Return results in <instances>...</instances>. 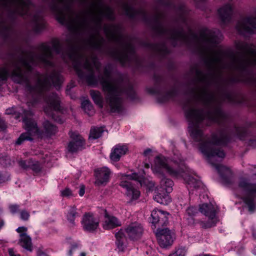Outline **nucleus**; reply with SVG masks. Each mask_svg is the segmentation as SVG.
Masks as SVG:
<instances>
[{
	"mask_svg": "<svg viewBox=\"0 0 256 256\" xmlns=\"http://www.w3.org/2000/svg\"><path fill=\"white\" fill-rule=\"evenodd\" d=\"M104 132V128H94L90 130L89 139H96L102 136Z\"/></svg>",
	"mask_w": 256,
	"mask_h": 256,
	"instance_id": "c85d7f7f",
	"label": "nucleus"
},
{
	"mask_svg": "<svg viewBox=\"0 0 256 256\" xmlns=\"http://www.w3.org/2000/svg\"><path fill=\"white\" fill-rule=\"evenodd\" d=\"M72 249H70L69 252H68V254H69V256H72Z\"/></svg>",
	"mask_w": 256,
	"mask_h": 256,
	"instance_id": "4d7b16f0",
	"label": "nucleus"
},
{
	"mask_svg": "<svg viewBox=\"0 0 256 256\" xmlns=\"http://www.w3.org/2000/svg\"><path fill=\"white\" fill-rule=\"evenodd\" d=\"M30 213L26 210H22L20 213V218L24 220H28L30 218Z\"/></svg>",
	"mask_w": 256,
	"mask_h": 256,
	"instance_id": "ea45409f",
	"label": "nucleus"
},
{
	"mask_svg": "<svg viewBox=\"0 0 256 256\" xmlns=\"http://www.w3.org/2000/svg\"><path fill=\"white\" fill-rule=\"evenodd\" d=\"M78 246V244L77 243H74L71 246V248L72 250H74L75 249L77 248Z\"/></svg>",
	"mask_w": 256,
	"mask_h": 256,
	"instance_id": "864d4df0",
	"label": "nucleus"
},
{
	"mask_svg": "<svg viewBox=\"0 0 256 256\" xmlns=\"http://www.w3.org/2000/svg\"><path fill=\"white\" fill-rule=\"evenodd\" d=\"M38 48H75L72 42L67 40L64 42L58 38H52L50 40L42 43Z\"/></svg>",
	"mask_w": 256,
	"mask_h": 256,
	"instance_id": "2eb2a0df",
	"label": "nucleus"
},
{
	"mask_svg": "<svg viewBox=\"0 0 256 256\" xmlns=\"http://www.w3.org/2000/svg\"><path fill=\"white\" fill-rule=\"evenodd\" d=\"M25 50L8 49V62L11 66L8 67V77L11 70L12 78L15 82L26 84L32 96V105L44 98L46 102L45 113L58 122H63L58 115L62 110L60 98L54 92L46 94L52 86L59 90L64 80L52 61L54 52L59 54L66 62H72L78 76L84 79L89 86H95L100 84L108 112H122L123 94L132 100L137 98L132 86L126 84L122 78H110L112 70L110 63L106 65L102 74L101 64L94 52L88 56L78 50L79 49H40L38 52ZM30 103L28 102V106Z\"/></svg>",
	"mask_w": 256,
	"mask_h": 256,
	"instance_id": "f257e3e1",
	"label": "nucleus"
},
{
	"mask_svg": "<svg viewBox=\"0 0 256 256\" xmlns=\"http://www.w3.org/2000/svg\"><path fill=\"white\" fill-rule=\"evenodd\" d=\"M153 78L154 84L148 88L147 91L150 94L156 95L158 102H166L178 96V90L176 84H171L163 77L156 74Z\"/></svg>",
	"mask_w": 256,
	"mask_h": 256,
	"instance_id": "0eeeda50",
	"label": "nucleus"
},
{
	"mask_svg": "<svg viewBox=\"0 0 256 256\" xmlns=\"http://www.w3.org/2000/svg\"><path fill=\"white\" fill-rule=\"evenodd\" d=\"M12 162L8 156H3L0 158V164L6 167L11 166Z\"/></svg>",
	"mask_w": 256,
	"mask_h": 256,
	"instance_id": "c9c22d12",
	"label": "nucleus"
},
{
	"mask_svg": "<svg viewBox=\"0 0 256 256\" xmlns=\"http://www.w3.org/2000/svg\"><path fill=\"white\" fill-rule=\"evenodd\" d=\"M6 128L4 121L0 118V131L4 130Z\"/></svg>",
	"mask_w": 256,
	"mask_h": 256,
	"instance_id": "37998d69",
	"label": "nucleus"
},
{
	"mask_svg": "<svg viewBox=\"0 0 256 256\" xmlns=\"http://www.w3.org/2000/svg\"><path fill=\"white\" fill-rule=\"evenodd\" d=\"M74 86V85L73 83H70L67 86V88L66 89V93L67 94H70V90Z\"/></svg>",
	"mask_w": 256,
	"mask_h": 256,
	"instance_id": "c03bdc74",
	"label": "nucleus"
},
{
	"mask_svg": "<svg viewBox=\"0 0 256 256\" xmlns=\"http://www.w3.org/2000/svg\"><path fill=\"white\" fill-rule=\"evenodd\" d=\"M70 136L72 140L69 142L68 146L70 152L72 153L76 152L82 150L84 148V142L81 136L76 135L72 132L70 133Z\"/></svg>",
	"mask_w": 256,
	"mask_h": 256,
	"instance_id": "dca6fc26",
	"label": "nucleus"
},
{
	"mask_svg": "<svg viewBox=\"0 0 256 256\" xmlns=\"http://www.w3.org/2000/svg\"><path fill=\"white\" fill-rule=\"evenodd\" d=\"M206 0H195V2L196 5V6L200 8V3H204V2Z\"/></svg>",
	"mask_w": 256,
	"mask_h": 256,
	"instance_id": "3c124183",
	"label": "nucleus"
},
{
	"mask_svg": "<svg viewBox=\"0 0 256 256\" xmlns=\"http://www.w3.org/2000/svg\"><path fill=\"white\" fill-rule=\"evenodd\" d=\"M14 115L15 118L17 120L21 118V120L24 123L26 130L42 138H50L54 135L57 132L56 126L48 120L44 121L42 128L40 129L38 128L36 122L32 118L33 113L30 110L21 108L18 114H14Z\"/></svg>",
	"mask_w": 256,
	"mask_h": 256,
	"instance_id": "39448f33",
	"label": "nucleus"
},
{
	"mask_svg": "<svg viewBox=\"0 0 256 256\" xmlns=\"http://www.w3.org/2000/svg\"><path fill=\"white\" fill-rule=\"evenodd\" d=\"M5 181L4 178L2 176V175L0 173V184L4 182Z\"/></svg>",
	"mask_w": 256,
	"mask_h": 256,
	"instance_id": "5fc2aeb1",
	"label": "nucleus"
},
{
	"mask_svg": "<svg viewBox=\"0 0 256 256\" xmlns=\"http://www.w3.org/2000/svg\"><path fill=\"white\" fill-rule=\"evenodd\" d=\"M252 235H253L254 238H256V233L254 232H253Z\"/></svg>",
	"mask_w": 256,
	"mask_h": 256,
	"instance_id": "13d9d810",
	"label": "nucleus"
},
{
	"mask_svg": "<svg viewBox=\"0 0 256 256\" xmlns=\"http://www.w3.org/2000/svg\"><path fill=\"white\" fill-rule=\"evenodd\" d=\"M103 50L104 49H98ZM110 57L120 62L123 66L132 68L136 70L143 71L146 66V60L139 57L136 49H106Z\"/></svg>",
	"mask_w": 256,
	"mask_h": 256,
	"instance_id": "423d86ee",
	"label": "nucleus"
},
{
	"mask_svg": "<svg viewBox=\"0 0 256 256\" xmlns=\"http://www.w3.org/2000/svg\"><path fill=\"white\" fill-rule=\"evenodd\" d=\"M34 135L35 134H31V132L27 130V132L22 133L20 135L19 138L16 141L15 144L16 145H20L26 140L32 141L33 138L32 136Z\"/></svg>",
	"mask_w": 256,
	"mask_h": 256,
	"instance_id": "cd10ccee",
	"label": "nucleus"
},
{
	"mask_svg": "<svg viewBox=\"0 0 256 256\" xmlns=\"http://www.w3.org/2000/svg\"><path fill=\"white\" fill-rule=\"evenodd\" d=\"M128 180H135L134 182L128 180H122L120 185L126 190V194L131 200H137L140 195V192L134 186V182L138 183L140 186L144 184L145 180L142 176L133 173L127 176Z\"/></svg>",
	"mask_w": 256,
	"mask_h": 256,
	"instance_id": "1a4fd4ad",
	"label": "nucleus"
},
{
	"mask_svg": "<svg viewBox=\"0 0 256 256\" xmlns=\"http://www.w3.org/2000/svg\"><path fill=\"white\" fill-rule=\"evenodd\" d=\"M8 253L10 256H20V254H16L12 249H9Z\"/></svg>",
	"mask_w": 256,
	"mask_h": 256,
	"instance_id": "09e8293b",
	"label": "nucleus"
},
{
	"mask_svg": "<svg viewBox=\"0 0 256 256\" xmlns=\"http://www.w3.org/2000/svg\"><path fill=\"white\" fill-rule=\"evenodd\" d=\"M184 181L188 185L190 186V187H193L194 188H198L202 184V182L200 180L190 176L186 177L184 178Z\"/></svg>",
	"mask_w": 256,
	"mask_h": 256,
	"instance_id": "bb28decb",
	"label": "nucleus"
},
{
	"mask_svg": "<svg viewBox=\"0 0 256 256\" xmlns=\"http://www.w3.org/2000/svg\"><path fill=\"white\" fill-rule=\"evenodd\" d=\"M20 206L18 204H12L9 206V208L12 213L14 214L18 212Z\"/></svg>",
	"mask_w": 256,
	"mask_h": 256,
	"instance_id": "a19ab883",
	"label": "nucleus"
},
{
	"mask_svg": "<svg viewBox=\"0 0 256 256\" xmlns=\"http://www.w3.org/2000/svg\"><path fill=\"white\" fill-rule=\"evenodd\" d=\"M78 213L76 212V208L75 206L71 207L67 214L68 220L72 224H74V219L76 216H78Z\"/></svg>",
	"mask_w": 256,
	"mask_h": 256,
	"instance_id": "7c9ffc66",
	"label": "nucleus"
},
{
	"mask_svg": "<svg viewBox=\"0 0 256 256\" xmlns=\"http://www.w3.org/2000/svg\"><path fill=\"white\" fill-rule=\"evenodd\" d=\"M6 114H11L14 113H15V112L13 108L12 109H7L6 112Z\"/></svg>",
	"mask_w": 256,
	"mask_h": 256,
	"instance_id": "603ef678",
	"label": "nucleus"
},
{
	"mask_svg": "<svg viewBox=\"0 0 256 256\" xmlns=\"http://www.w3.org/2000/svg\"><path fill=\"white\" fill-rule=\"evenodd\" d=\"M61 192H62V195L63 196H68L72 195V192L68 188H66L65 190L62 191Z\"/></svg>",
	"mask_w": 256,
	"mask_h": 256,
	"instance_id": "79ce46f5",
	"label": "nucleus"
},
{
	"mask_svg": "<svg viewBox=\"0 0 256 256\" xmlns=\"http://www.w3.org/2000/svg\"><path fill=\"white\" fill-rule=\"evenodd\" d=\"M153 172L160 179V186L161 191L170 193L172 190L173 181L164 176L166 172L174 177L179 178L183 176L186 166L183 162H174L168 164L167 159L164 156H159L156 157L154 164L152 166Z\"/></svg>",
	"mask_w": 256,
	"mask_h": 256,
	"instance_id": "7ed1b4c3",
	"label": "nucleus"
},
{
	"mask_svg": "<svg viewBox=\"0 0 256 256\" xmlns=\"http://www.w3.org/2000/svg\"><path fill=\"white\" fill-rule=\"evenodd\" d=\"M90 95L94 102L100 108H103V96L101 92L98 90H92L90 92Z\"/></svg>",
	"mask_w": 256,
	"mask_h": 256,
	"instance_id": "a878e982",
	"label": "nucleus"
},
{
	"mask_svg": "<svg viewBox=\"0 0 256 256\" xmlns=\"http://www.w3.org/2000/svg\"><path fill=\"white\" fill-rule=\"evenodd\" d=\"M6 6H12L10 10L12 15L29 16L32 26L36 32H41L44 28V22L41 12L32 14L31 10L34 8L30 0H2Z\"/></svg>",
	"mask_w": 256,
	"mask_h": 256,
	"instance_id": "20e7f679",
	"label": "nucleus"
},
{
	"mask_svg": "<svg viewBox=\"0 0 256 256\" xmlns=\"http://www.w3.org/2000/svg\"><path fill=\"white\" fill-rule=\"evenodd\" d=\"M162 192H158L154 196V199L158 202L164 205L168 204L170 202L171 199L166 192H164L162 191Z\"/></svg>",
	"mask_w": 256,
	"mask_h": 256,
	"instance_id": "393cba45",
	"label": "nucleus"
},
{
	"mask_svg": "<svg viewBox=\"0 0 256 256\" xmlns=\"http://www.w3.org/2000/svg\"><path fill=\"white\" fill-rule=\"evenodd\" d=\"M145 166H146V168H150V164H145Z\"/></svg>",
	"mask_w": 256,
	"mask_h": 256,
	"instance_id": "bf43d9fd",
	"label": "nucleus"
},
{
	"mask_svg": "<svg viewBox=\"0 0 256 256\" xmlns=\"http://www.w3.org/2000/svg\"><path fill=\"white\" fill-rule=\"evenodd\" d=\"M130 201H129V202H132V200H131L130 199Z\"/></svg>",
	"mask_w": 256,
	"mask_h": 256,
	"instance_id": "680f3d73",
	"label": "nucleus"
},
{
	"mask_svg": "<svg viewBox=\"0 0 256 256\" xmlns=\"http://www.w3.org/2000/svg\"><path fill=\"white\" fill-rule=\"evenodd\" d=\"M11 28L6 24H2L0 26V33L5 38H7L11 32Z\"/></svg>",
	"mask_w": 256,
	"mask_h": 256,
	"instance_id": "72a5a7b5",
	"label": "nucleus"
},
{
	"mask_svg": "<svg viewBox=\"0 0 256 256\" xmlns=\"http://www.w3.org/2000/svg\"><path fill=\"white\" fill-rule=\"evenodd\" d=\"M37 256H48L46 253L40 250L37 251Z\"/></svg>",
	"mask_w": 256,
	"mask_h": 256,
	"instance_id": "de8ad7c7",
	"label": "nucleus"
},
{
	"mask_svg": "<svg viewBox=\"0 0 256 256\" xmlns=\"http://www.w3.org/2000/svg\"><path fill=\"white\" fill-rule=\"evenodd\" d=\"M255 250H256V249H255Z\"/></svg>",
	"mask_w": 256,
	"mask_h": 256,
	"instance_id": "e2e57ef3",
	"label": "nucleus"
},
{
	"mask_svg": "<svg viewBox=\"0 0 256 256\" xmlns=\"http://www.w3.org/2000/svg\"><path fill=\"white\" fill-rule=\"evenodd\" d=\"M50 8L54 14L58 22L67 26L70 30L74 32H89L93 38L99 37L103 30L107 38L111 41L121 42L125 38L122 28L120 24H102L103 14L100 10L98 14H94L92 10L88 13L91 15V24L86 14H74L66 0H52L50 4Z\"/></svg>",
	"mask_w": 256,
	"mask_h": 256,
	"instance_id": "f03ea898",
	"label": "nucleus"
},
{
	"mask_svg": "<svg viewBox=\"0 0 256 256\" xmlns=\"http://www.w3.org/2000/svg\"><path fill=\"white\" fill-rule=\"evenodd\" d=\"M186 212L188 216L192 217L198 212V210L196 207L190 206L186 209Z\"/></svg>",
	"mask_w": 256,
	"mask_h": 256,
	"instance_id": "4c0bfd02",
	"label": "nucleus"
},
{
	"mask_svg": "<svg viewBox=\"0 0 256 256\" xmlns=\"http://www.w3.org/2000/svg\"><path fill=\"white\" fill-rule=\"evenodd\" d=\"M236 29L243 35L254 32L256 29V10L252 13L241 17L238 21Z\"/></svg>",
	"mask_w": 256,
	"mask_h": 256,
	"instance_id": "9d476101",
	"label": "nucleus"
},
{
	"mask_svg": "<svg viewBox=\"0 0 256 256\" xmlns=\"http://www.w3.org/2000/svg\"><path fill=\"white\" fill-rule=\"evenodd\" d=\"M95 176L96 178V184L98 186L106 185L109 180L110 172L106 167L96 170Z\"/></svg>",
	"mask_w": 256,
	"mask_h": 256,
	"instance_id": "a211bd4d",
	"label": "nucleus"
},
{
	"mask_svg": "<svg viewBox=\"0 0 256 256\" xmlns=\"http://www.w3.org/2000/svg\"><path fill=\"white\" fill-rule=\"evenodd\" d=\"M158 243L160 247L166 248L173 244L174 235L168 228H158L156 232Z\"/></svg>",
	"mask_w": 256,
	"mask_h": 256,
	"instance_id": "f8f14e48",
	"label": "nucleus"
},
{
	"mask_svg": "<svg viewBox=\"0 0 256 256\" xmlns=\"http://www.w3.org/2000/svg\"><path fill=\"white\" fill-rule=\"evenodd\" d=\"M32 159H28L26 160H20L18 162V164L22 168L25 170H27L30 169L31 163H32Z\"/></svg>",
	"mask_w": 256,
	"mask_h": 256,
	"instance_id": "f704fd0d",
	"label": "nucleus"
},
{
	"mask_svg": "<svg viewBox=\"0 0 256 256\" xmlns=\"http://www.w3.org/2000/svg\"><path fill=\"white\" fill-rule=\"evenodd\" d=\"M80 256H86V254L84 252H82L80 254Z\"/></svg>",
	"mask_w": 256,
	"mask_h": 256,
	"instance_id": "052dcab7",
	"label": "nucleus"
},
{
	"mask_svg": "<svg viewBox=\"0 0 256 256\" xmlns=\"http://www.w3.org/2000/svg\"><path fill=\"white\" fill-rule=\"evenodd\" d=\"M116 245L118 250V252H124L126 248L125 243L126 241L124 230L122 229L116 233Z\"/></svg>",
	"mask_w": 256,
	"mask_h": 256,
	"instance_id": "aec40b11",
	"label": "nucleus"
},
{
	"mask_svg": "<svg viewBox=\"0 0 256 256\" xmlns=\"http://www.w3.org/2000/svg\"><path fill=\"white\" fill-rule=\"evenodd\" d=\"M187 250L184 246H178L176 248L174 252L168 256H185Z\"/></svg>",
	"mask_w": 256,
	"mask_h": 256,
	"instance_id": "2f4dec72",
	"label": "nucleus"
},
{
	"mask_svg": "<svg viewBox=\"0 0 256 256\" xmlns=\"http://www.w3.org/2000/svg\"><path fill=\"white\" fill-rule=\"evenodd\" d=\"M238 186L243 192L242 200L248 210L253 212L256 206V182L244 178L240 179Z\"/></svg>",
	"mask_w": 256,
	"mask_h": 256,
	"instance_id": "6e6552de",
	"label": "nucleus"
},
{
	"mask_svg": "<svg viewBox=\"0 0 256 256\" xmlns=\"http://www.w3.org/2000/svg\"><path fill=\"white\" fill-rule=\"evenodd\" d=\"M152 224H158V226H162L168 223V218L162 210H153L151 214Z\"/></svg>",
	"mask_w": 256,
	"mask_h": 256,
	"instance_id": "6ab92c4d",
	"label": "nucleus"
},
{
	"mask_svg": "<svg viewBox=\"0 0 256 256\" xmlns=\"http://www.w3.org/2000/svg\"><path fill=\"white\" fill-rule=\"evenodd\" d=\"M124 231L131 240L140 239L143 234L144 229L142 225L136 222H132L126 228Z\"/></svg>",
	"mask_w": 256,
	"mask_h": 256,
	"instance_id": "ddd939ff",
	"label": "nucleus"
},
{
	"mask_svg": "<svg viewBox=\"0 0 256 256\" xmlns=\"http://www.w3.org/2000/svg\"><path fill=\"white\" fill-rule=\"evenodd\" d=\"M233 12V8L230 4H227L218 10V16L222 24H226L230 22Z\"/></svg>",
	"mask_w": 256,
	"mask_h": 256,
	"instance_id": "f3484780",
	"label": "nucleus"
},
{
	"mask_svg": "<svg viewBox=\"0 0 256 256\" xmlns=\"http://www.w3.org/2000/svg\"><path fill=\"white\" fill-rule=\"evenodd\" d=\"M18 244L20 245L28 251H32V244L30 237L27 234L24 232L20 234Z\"/></svg>",
	"mask_w": 256,
	"mask_h": 256,
	"instance_id": "4be33fe9",
	"label": "nucleus"
},
{
	"mask_svg": "<svg viewBox=\"0 0 256 256\" xmlns=\"http://www.w3.org/2000/svg\"><path fill=\"white\" fill-rule=\"evenodd\" d=\"M199 211L208 216L209 220L204 224L203 227L208 228L214 226L217 222L216 214L217 212V208L211 203H205L200 205Z\"/></svg>",
	"mask_w": 256,
	"mask_h": 256,
	"instance_id": "9b49d317",
	"label": "nucleus"
},
{
	"mask_svg": "<svg viewBox=\"0 0 256 256\" xmlns=\"http://www.w3.org/2000/svg\"><path fill=\"white\" fill-rule=\"evenodd\" d=\"M152 152V150L150 148H147L146 150L144 152V156H147L148 155V154H150V153H151Z\"/></svg>",
	"mask_w": 256,
	"mask_h": 256,
	"instance_id": "8fccbe9b",
	"label": "nucleus"
},
{
	"mask_svg": "<svg viewBox=\"0 0 256 256\" xmlns=\"http://www.w3.org/2000/svg\"><path fill=\"white\" fill-rule=\"evenodd\" d=\"M152 53L160 60H168L170 58V49H151Z\"/></svg>",
	"mask_w": 256,
	"mask_h": 256,
	"instance_id": "b1692460",
	"label": "nucleus"
},
{
	"mask_svg": "<svg viewBox=\"0 0 256 256\" xmlns=\"http://www.w3.org/2000/svg\"><path fill=\"white\" fill-rule=\"evenodd\" d=\"M84 185L81 186L80 188L78 191V194L80 196H82L84 194Z\"/></svg>",
	"mask_w": 256,
	"mask_h": 256,
	"instance_id": "49530a36",
	"label": "nucleus"
},
{
	"mask_svg": "<svg viewBox=\"0 0 256 256\" xmlns=\"http://www.w3.org/2000/svg\"><path fill=\"white\" fill-rule=\"evenodd\" d=\"M28 228H27L26 227H24V226H22V227H19L17 229H16V232L18 233H20V234H22V232H26Z\"/></svg>",
	"mask_w": 256,
	"mask_h": 256,
	"instance_id": "a18cd8bd",
	"label": "nucleus"
},
{
	"mask_svg": "<svg viewBox=\"0 0 256 256\" xmlns=\"http://www.w3.org/2000/svg\"><path fill=\"white\" fill-rule=\"evenodd\" d=\"M128 150L126 146L116 145L110 154V158L112 160L118 162L122 155H124Z\"/></svg>",
	"mask_w": 256,
	"mask_h": 256,
	"instance_id": "412c9836",
	"label": "nucleus"
},
{
	"mask_svg": "<svg viewBox=\"0 0 256 256\" xmlns=\"http://www.w3.org/2000/svg\"><path fill=\"white\" fill-rule=\"evenodd\" d=\"M4 225V221L2 220H0V229L2 228Z\"/></svg>",
	"mask_w": 256,
	"mask_h": 256,
	"instance_id": "6e6d98bb",
	"label": "nucleus"
},
{
	"mask_svg": "<svg viewBox=\"0 0 256 256\" xmlns=\"http://www.w3.org/2000/svg\"><path fill=\"white\" fill-rule=\"evenodd\" d=\"M101 14H103L106 18L112 20H114L113 11L110 7H106L104 10H100Z\"/></svg>",
	"mask_w": 256,
	"mask_h": 256,
	"instance_id": "473e14b6",
	"label": "nucleus"
},
{
	"mask_svg": "<svg viewBox=\"0 0 256 256\" xmlns=\"http://www.w3.org/2000/svg\"><path fill=\"white\" fill-rule=\"evenodd\" d=\"M30 169L32 170L33 171L36 172H39L40 170V168L39 163L37 161H34L32 160Z\"/></svg>",
	"mask_w": 256,
	"mask_h": 256,
	"instance_id": "58836bf2",
	"label": "nucleus"
},
{
	"mask_svg": "<svg viewBox=\"0 0 256 256\" xmlns=\"http://www.w3.org/2000/svg\"><path fill=\"white\" fill-rule=\"evenodd\" d=\"M120 222L115 216H107L103 225L106 230L113 228L116 226H120Z\"/></svg>",
	"mask_w": 256,
	"mask_h": 256,
	"instance_id": "5701e85b",
	"label": "nucleus"
},
{
	"mask_svg": "<svg viewBox=\"0 0 256 256\" xmlns=\"http://www.w3.org/2000/svg\"><path fill=\"white\" fill-rule=\"evenodd\" d=\"M82 224L84 230L92 232L98 226L99 222L91 213H86L82 218Z\"/></svg>",
	"mask_w": 256,
	"mask_h": 256,
	"instance_id": "4468645a",
	"label": "nucleus"
},
{
	"mask_svg": "<svg viewBox=\"0 0 256 256\" xmlns=\"http://www.w3.org/2000/svg\"><path fill=\"white\" fill-rule=\"evenodd\" d=\"M82 107L89 116H92L94 112L93 106L88 100H84L82 103Z\"/></svg>",
	"mask_w": 256,
	"mask_h": 256,
	"instance_id": "c756f323",
	"label": "nucleus"
},
{
	"mask_svg": "<svg viewBox=\"0 0 256 256\" xmlns=\"http://www.w3.org/2000/svg\"><path fill=\"white\" fill-rule=\"evenodd\" d=\"M235 48H252L248 44L242 41L238 40L235 42Z\"/></svg>",
	"mask_w": 256,
	"mask_h": 256,
	"instance_id": "e433bc0d",
	"label": "nucleus"
}]
</instances>
